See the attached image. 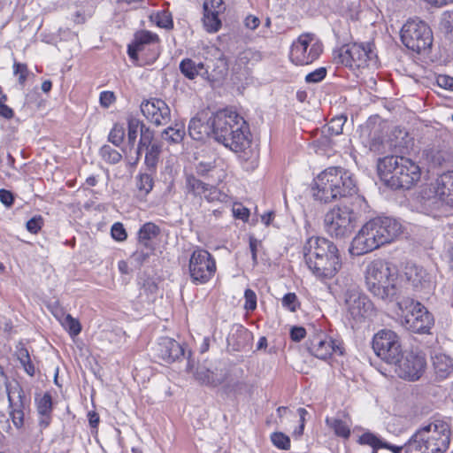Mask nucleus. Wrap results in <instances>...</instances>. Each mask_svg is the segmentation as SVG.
Returning a JSON list of instances; mask_svg holds the SVG:
<instances>
[{"mask_svg":"<svg viewBox=\"0 0 453 453\" xmlns=\"http://www.w3.org/2000/svg\"><path fill=\"white\" fill-rule=\"evenodd\" d=\"M282 307L286 310L295 312L300 307L297 296L295 293H288L281 299Z\"/></svg>","mask_w":453,"mask_h":453,"instance_id":"obj_42","label":"nucleus"},{"mask_svg":"<svg viewBox=\"0 0 453 453\" xmlns=\"http://www.w3.org/2000/svg\"><path fill=\"white\" fill-rule=\"evenodd\" d=\"M35 404L38 414H51L52 397L49 393L36 395Z\"/></svg>","mask_w":453,"mask_h":453,"instance_id":"obj_35","label":"nucleus"},{"mask_svg":"<svg viewBox=\"0 0 453 453\" xmlns=\"http://www.w3.org/2000/svg\"><path fill=\"white\" fill-rule=\"evenodd\" d=\"M384 245L376 226L372 219L367 221L353 238L349 252L353 256H361Z\"/></svg>","mask_w":453,"mask_h":453,"instance_id":"obj_17","label":"nucleus"},{"mask_svg":"<svg viewBox=\"0 0 453 453\" xmlns=\"http://www.w3.org/2000/svg\"><path fill=\"white\" fill-rule=\"evenodd\" d=\"M384 148L382 138L380 135H374L369 142V149L376 153H382Z\"/></svg>","mask_w":453,"mask_h":453,"instance_id":"obj_59","label":"nucleus"},{"mask_svg":"<svg viewBox=\"0 0 453 453\" xmlns=\"http://www.w3.org/2000/svg\"><path fill=\"white\" fill-rule=\"evenodd\" d=\"M392 364L397 375L406 380L415 381L421 378L426 367L425 356L420 352L404 351Z\"/></svg>","mask_w":453,"mask_h":453,"instance_id":"obj_15","label":"nucleus"},{"mask_svg":"<svg viewBox=\"0 0 453 453\" xmlns=\"http://www.w3.org/2000/svg\"><path fill=\"white\" fill-rule=\"evenodd\" d=\"M102 157L110 164L119 163L121 159V154L109 145H104L100 150Z\"/></svg>","mask_w":453,"mask_h":453,"instance_id":"obj_41","label":"nucleus"},{"mask_svg":"<svg viewBox=\"0 0 453 453\" xmlns=\"http://www.w3.org/2000/svg\"><path fill=\"white\" fill-rule=\"evenodd\" d=\"M403 273L415 291H430L434 287L431 274L419 265L407 263Z\"/></svg>","mask_w":453,"mask_h":453,"instance_id":"obj_21","label":"nucleus"},{"mask_svg":"<svg viewBox=\"0 0 453 453\" xmlns=\"http://www.w3.org/2000/svg\"><path fill=\"white\" fill-rule=\"evenodd\" d=\"M232 211H233L234 217L236 219H242L243 221H246L249 219L250 211L247 208H245L242 204L234 205Z\"/></svg>","mask_w":453,"mask_h":453,"instance_id":"obj_56","label":"nucleus"},{"mask_svg":"<svg viewBox=\"0 0 453 453\" xmlns=\"http://www.w3.org/2000/svg\"><path fill=\"white\" fill-rule=\"evenodd\" d=\"M377 166L380 179L391 188L409 189L421 178L419 165L404 157H385L379 159Z\"/></svg>","mask_w":453,"mask_h":453,"instance_id":"obj_4","label":"nucleus"},{"mask_svg":"<svg viewBox=\"0 0 453 453\" xmlns=\"http://www.w3.org/2000/svg\"><path fill=\"white\" fill-rule=\"evenodd\" d=\"M150 19L159 27L171 28L173 27V19L171 14L165 11L151 14Z\"/></svg>","mask_w":453,"mask_h":453,"instance_id":"obj_38","label":"nucleus"},{"mask_svg":"<svg viewBox=\"0 0 453 453\" xmlns=\"http://www.w3.org/2000/svg\"><path fill=\"white\" fill-rule=\"evenodd\" d=\"M402 325L409 331L427 334L434 326V319L428 310L419 302L404 300L398 303Z\"/></svg>","mask_w":453,"mask_h":453,"instance_id":"obj_9","label":"nucleus"},{"mask_svg":"<svg viewBox=\"0 0 453 453\" xmlns=\"http://www.w3.org/2000/svg\"><path fill=\"white\" fill-rule=\"evenodd\" d=\"M42 218L41 216L34 217L27 222V229L33 234H36L42 228Z\"/></svg>","mask_w":453,"mask_h":453,"instance_id":"obj_57","label":"nucleus"},{"mask_svg":"<svg viewBox=\"0 0 453 453\" xmlns=\"http://www.w3.org/2000/svg\"><path fill=\"white\" fill-rule=\"evenodd\" d=\"M157 35L150 31H140L135 34L133 45L128 46V55L132 58H137V53L144 50L145 45H155L158 42Z\"/></svg>","mask_w":453,"mask_h":453,"instance_id":"obj_26","label":"nucleus"},{"mask_svg":"<svg viewBox=\"0 0 453 453\" xmlns=\"http://www.w3.org/2000/svg\"><path fill=\"white\" fill-rule=\"evenodd\" d=\"M430 192L434 195L426 196V193H425L422 196L425 213H433L434 210L439 209L443 204L453 208V171L439 176Z\"/></svg>","mask_w":453,"mask_h":453,"instance_id":"obj_12","label":"nucleus"},{"mask_svg":"<svg viewBox=\"0 0 453 453\" xmlns=\"http://www.w3.org/2000/svg\"><path fill=\"white\" fill-rule=\"evenodd\" d=\"M383 244L394 242L403 232L401 223L390 217L372 219Z\"/></svg>","mask_w":453,"mask_h":453,"instance_id":"obj_23","label":"nucleus"},{"mask_svg":"<svg viewBox=\"0 0 453 453\" xmlns=\"http://www.w3.org/2000/svg\"><path fill=\"white\" fill-rule=\"evenodd\" d=\"M303 252L308 269L319 280L332 279L342 266L338 248L325 237L307 239Z\"/></svg>","mask_w":453,"mask_h":453,"instance_id":"obj_1","label":"nucleus"},{"mask_svg":"<svg viewBox=\"0 0 453 453\" xmlns=\"http://www.w3.org/2000/svg\"><path fill=\"white\" fill-rule=\"evenodd\" d=\"M149 151L146 153L145 156V161L149 162L150 158L153 157V160L157 158V156L160 152V146L156 143H152L149 149H147Z\"/></svg>","mask_w":453,"mask_h":453,"instance_id":"obj_64","label":"nucleus"},{"mask_svg":"<svg viewBox=\"0 0 453 453\" xmlns=\"http://www.w3.org/2000/svg\"><path fill=\"white\" fill-rule=\"evenodd\" d=\"M111 233L112 238L117 241H124L127 238L126 230L124 229L122 224L120 223L113 224V226H111Z\"/></svg>","mask_w":453,"mask_h":453,"instance_id":"obj_53","label":"nucleus"},{"mask_svg":"<svg viewBox=\"0 0 453 453\" xmlns=\"http://www.w3.org/2000/svg\"><path fill=\"white\" fill-rule=\"evenodd\" d=\"M143 116L156 126H164L171 120V110L166 103L161 99L151 98L141 104Z\"/></svg>","mask_w":453,"mask_h":453,"instance_id":"obj_19","label":"nucleus"},{"mask_svg":"<svg viewBox=\"0 0 453 453\" xmlns=\"http://www.w3.org/2000/svg\"><path fill=\"white\" fill-rule=\"evenodd\" d=\"M359 442L364 445L371 446L372 448V453H376V450L380 448L388 449L385 446V444H388L387 442H383L380 438L371 433H365L360 436Z\"/></svg>","mask_w":453,"mask_h":453,"instance_id":"obj_36","label":"nucleus"},{"mask_svg":"<svg viewBox=\"0 0 453 453\" xmlns=\"http://www.w3.org/2000/svg\"><path fill=\"white\" fill-rule=\"evenodd\" d=\"M323 52L321 41L312 33L300 35L291 44L289 59L296 65H307L317 60Z\"/></svg>","mask_w":453,"mask_h":453,"instance_id":"obj_10","label":"nucleus"},{"mask_svg":"<svg viewBox=\"0 0 453 453\" xmlns=\"http://www.w3.org/2000/svg\"><path fill=\"white\" fill-rule=\"evenodd\" d=\"M158 234L159 228L155 224L150 222L144 224L138 233L140 245L149 249L150 246V242L156 238Z\"/></svg>","mask_w":453,"mask_h":453,"instance_id":"obj_30","label":"nucleus"},{"mask_svg":"<svg viewBox=\"0 0 453 453\" xmlns=\"http://www.w3.org/2000/svg\"><path fill=\"white\" fill-rule=\"evenodd\" d=\"M309 351L318 358L326 359L332 355L342 356L343 348L340 342L320 333L311 339Z\"/></svg>","mask_w":453,"mask_h":453,"instance_id":"obj_20","label":"nucleus"},{"mask_svg":"<svg viewBox=\"0 0 453 453\" xmlns=\"http://www.w3.org/2000/svg\"><path fill=\"white\" fill-rule=\"evenodd\" d=\"M450 440L449 425L446 421L436 419L417 429L403 449L405 453H445Z\"/></svg>","mask_w":453,"mask_h":453,"instance_id":"obj_3","label":"nucleus"},{"mask_svg":"<svg viewBox=\"0 0 453 453\" xmlns=\"http://www.w3.org/2000/svg\"><path fill=\"white\" fill-rule=\"evenodd\" d=\"M401 38L408 49L418 53L429 49L433 42L431 29L419 19L408 20L402 28Z\"/></svg>","mask_w":453,"mask_h":453,"instance_id":"obj_13","label":"nucleus"},{"mask_svg":"<svg viewBox=\"0 0 453 453\" xmlns=\"http://www.w3.org/2000/svg\"><path fill=\"white\" fill-rule=\"evenodd\" d=\"M157 350L159 357L168 363L173 362L184 355L182 346L175 340L168 337L160 339Z\"/></svg>","mask_w":453,"mask_h":453,"instance_id":"obj_25","label":"nucleus"},{"mask_svg":"<svg viewBox=\"0 0 453 453\" xmlns=\"http://www.w3.org/2000/svg\"><path fill=\"white\" fill-rule=\"evenodd\" d=\"M125 137V128L123 125L120 124H114L113 127L110 131L108 140L110 142H111L113 145L119 147Z\"/></svg>","mask_w":453,"mask_h":453,"instance_id":"obj_39","label":"nucleus"},{"mask_svg":"<svg viewBox=\"0 0 453 453\" xmlns=\"http://www.w3.org/2000/svg\"><path fill=\"white\" fill-rule=\"evenodd\" d=\"M306 331L302 326H295L290 331L291 339L295 342H300L305 337Z\"/></svg>","mask_w":453,"mask_h":453,"instance_id":"obj_61","label":"nucleus"},{"mask_svg":"<svg viewBox=\"0 0 453 453\" xmlns=\"http://www.w3.org/2000/svg\"><path fill=\"white\" fill-rule=\"evenodd\" d=\"M0 201L6 206L13 203V195L6 189H0Z\"/></svg>","mask_w":453,"mask_h":453,"instance_id":"obj_62","label":"nucleus"},{"mask_svg":"<svg viewBox=\"0 0 453 453\" xmlns=\"http://www.w3.org/2000/svg\"><path fill=\"white\" fill-rule=\"evenodd\" d=\"M214 114L212 113L209 116L208 112L202 111L191 119L188 125V134L192 139L203 141L209 136L214 138V127L212 125Z\"/></svg>","mask_w":453,"mask_h":453,"instance_id":"obj_22","label":"nucleus"},{"mask_svg":"<svg viewBox=\"0 0 453 453\" xmlns=\"http://www.w3.org/2000/svg\"><path fill=\"white\" fill-rule=\"evenodd\" d=\"M436 83L439 87L453 91V77L440 74L436 77Z\"/></svg>","mask_w":453,"mask_h":453,"instance_id":"obj_54","label":"nucleus"},{"mask_svg":"<svg viewBox=\"0 0 453 453\" xmlns=\"http://www.w3.org/2000/svg\"><path fill=\"white\" fill-rule=\"evenodd\" d=\"M214 140L235 153H244L250 148L249 127L242 117L231 109L214 114Z\"/></svg>","mask_w":453,"mask_h":453,"instance_id":"obj_2","label":"nucleus"},{"mask_svg":"<svg viewBox=\"0 0 453 453\" xmlns=\"http://www.w3.org/2000/svg\"><path fill=\"white\" fill-rule=\"evenodd\" d=\"M217 270L214 257L207 250H195L189 258L188 271L195 284H204L215 274Z\"/></svg>","mask_w":453,"mask_h":453,"instance_id":"obj_14","label":"nucleus"},{"mask_svg":"<svg viewBox=\"0 0 453 453\" xmlns=\"http://www.w3.org/2000/svg\"><path fill=\"white\" fill-rule=\"evenodd\" d=\"M326 74V70L324 67L316 69L315 71L308 73L305 77L306 82L317 83L321 81Z\"/></svg>","mask_w":453,"mask_h":453,"instance_id":"obj_51","label":"nucleus"},{"mask_svg":"<svg viewBox=\"0 0 453 453\" xmlns=\"http://www.w3.org/2000/svg\"><path fill=\"white\" fill-rule=\"evenodd\" d=\"M434 366L437 376L445 379L453 372V360L445 354H439L434 357Z\"/></svg>","mask_w":453,"mask_h":453,"instance_id":"obj_28","label":"nucleus"},{"mask_svg":"<svg viewBox=\"0 0 453 453\" xmlns=\"http://www.w3.org/2000/svg\"><path fill=\"white\" fill-rule=\"evenodd\" d=\"M348 313L356 320L365 318L372 311V303L368 297L360 292L358 287L349 276L341 275L336 280Z\"/></svg>","mask_w":453,"mask_h":453,"instance_id":"obj_8","label":"nucleus"},{"mask_svg":"<svg viewBox=\"0 0 453 453\" xmlns=\"http://www.w3.org/2000/svg\"><path fill=\"white\" fill-rule=\"evenodd\" d=\"M203 25L209 32H217L220 26L221 21L219 19V14L217 13H207L204 12L203 16Z\"/></svg>","mask_w":453,"mask_h":453,"instance_id":"obj_40","label":"nucleus"},{"mask_svg":"<svg viewBox=\"0 0 453 453\" xmlns=\"http://www.w3.org/2000/svg\"><path fill=\"white\" fill-rule=\"evenodd\" d=\"M203 10L207 13H222L225 11L223 0H205L203 3Z\"/></svg>","mask_w":453,"mask_h":453,"instance_id":"obj_45","label":"nucleus"},{"mask_svg":"<svg viewBox=\"0 0 453 453\" xmlns=\"http://www.w3.org/2000/svg\"><path fill=\"white\" fill-rule=\"evenodd\" d=\"M334 60L349 68H375L378 57L371 42L345 44L334 52Z\"/></svg>","mask_w":453,"mask_h":453,"instance_id":"obj_7","label":"nucleus"},{"mask_svg":"<svg viewBox=\"0 0 453 453\" xmlns=\"http://www.w3.org/2000/svg\"><path fill=\"white\" fill-rule=\"evenodd\" d=\"M16 356L24 368L25 372L29 376H34L35 369L34 365L31 362L30 356L28 350L23 346V344L19 343L17 346Z\"/></svg>","mask_w":453,"mask_h":453,"instance_id":"obj_33","label":"nucleus"},{"mask_svg":"<svg viewBox=\"0 0 453 453\" xmlns=\"http://www.w3.org/2000/svg\"><path fill=\"white\" fill-rule=\"evenodd\" d=\"M153 132L150 130L149 127H145L144 130L142 131L139 145L137 148V156L141 155V150L142 148L149 149V147L153 143Z\"/></svg>","mask_w":453,"mask_h":453,"instance_id":"obj_46","label":"nucleus"},{"mask_svg":"<svg viewBox=\"0 0 453 453\" xmlns=\"http://www.w3.org/2000/svg\"><path fill=\"white\" fill-rule=\"evenodd\" d=\"M209 65L202 62L196 63L190 58H185L180 63V71L186 78L194 80L201 76L210 81L223 78L226 74L227 64L225 58H219L211 73L209 72Z\"/></svg>","mask_w":453,"mask_h":453,"instance_id":"obj_16","label":"nucleus"},{"mask_svg":"<svg viewBox=\"0 0 453 453\" xmlns=\"http://www.w3.org/2000/svg\"><path fill=\"white\" fill-rule=\"evenodd\" d=\"M261 246V241L257 240L253 236L250 237V250L251 252V258L254 266L257 265V250Z\"/></svg>","mask_w":453,"mask_h":453,"instance_id":"obj_52","label":"nucleus"},{"mask_svg":"<svg viewBox=\"0 0 453 453\" xmlns=\"http://www.w3.org/2000/svg\"><path fill=\"white\" fill-rule=\"evenodd\" d=\"M357 217L354 211L347 207H334L324 217V227L332 237L344 238L354 230Z\"/></svg>","mask_w":453,"mask_h":453,"instance_id":"obj_11","label":"nucleus"},{"mask_svg":"<svg viewBox=\"0 0 453 453\" xmlns=\"http://www.w3.org/2000/svg\"><path fill=\"white\" fill-rule=\"evenodd\" d=\"M244 22H245L246 27H248L249 29H251V30H255L256 28L258 27V26L260 24V19L256 16L249 15L246 17Z\"/></svg>","mask_w":453,"mask_h":453,"instance_id":"obj_63","label":"nucleus"},{"mask_svg":"<svg viewBox=\"0 0 453 453\" xmlns=\"http://www.w3.org/2000/svg\"><path fill=\"white\" fill-rule=\"evenodd\" d=\"M136 187L141 192H143L144 195L149 194L153 187L151 176L147 173L140 174L137 179Z\"/></svg>","mask_w":453,"mask_h":453,"instance_id":"obj_44","label":"nucleus"},{"mask_svg":"<svg viewBox=\"0 0 453 453\" xmlns=\"http://www.w3.org/2000/svg\"><path fill=\"white\" fill-rule=\"evenodd\" d=\"M314 196L324 203L339 197L352 196L357 192L352 173L342 167H329L315 179Z\"/></svg>","mask_w":453,"mask_h":453,"instance_id":"obj_5","label":"nucleus"},{"mask_svg":"<svg viewBox=\"0 0 453 453\" xmlns=\"http://www.w3.org/2000/svg\"><path fill=\"white\" fill-rule=\"evenodd\" d=\"M372 348L382 360L391 364L400 356L401 345L397 334L391 330H380L372 341Z\"/></svg>","mask_w":453,"mask_h":453,"instance_id":"obj_18","label":"nucleus"},{"mask_svg":"<svg viewBox=\"0 0 453 453\" xmlns=\"http://www.w3.org/2000/svg\"><path fill=\"white\" fill-rule=\"evenodd\" d=\"M141 250H137L131 257V258L136 262L138 265L142 264L144 261L147 260V258L150 256V253L151 251V246H150L149 249L144 248Z\"/></svg>","mask_w":453,"mask_h":453,"instance_id":"obj_55","label":"nucleus"},{"mask_svg":"<svg viewBox=\"0 0 453 453\" xmlns=\"http://www.w3.org/2000/svg\"><path fill=\"white\" fill-rule=\"evenodd\" d=\"M186 188L188 193L196 196L203 197L209 202L219 200L221 196L217 188L203 183L192 174L186 175Z\"/></svg>","mask_w":453,"mask_h":453,"instance_id":"obj_24","label":"nucleus"},{"mask_svg":"<svg viewBox=\"0 0 453 453\" xmlns=\"http://www.w3.org/2000/svg\"><path fill=\"white\" fill-rule=\"evenodd\" d=\"M273 444L280 449L287 450L290 448V439L281 432H275L271 435Z\"/></svg>","mask_w":453,"mask_h":453,"instance_id":"obj_43","label":"nucleus"},{"mask_svg":"<svg viewBox=\"0 0 453 453\" xmlns=\"http://www.w3.org/2000/svg\"><path fill=\"white\" fill-rule=\"evenodd\" d=\"M365 284L373 296L391 300L396 294V270L382 260L370 263L365 273Z\"/></svg>","mask_w":453,"mask_h":453,"instance_id":"obj_6","label":"nucleus"},{"mask_svg":"<svg viewBox=\"0 0 453 453\" xmlns=\"http://www.w3.org/2000/svg\"><path fill=\"white\" fill-rule=\"evenodd\" d=\"M327 426L334 430V434L337 436H341L342 438H349L350 435V420L346 418L345 419H341L338 418H327L326 420Z\"/></svg>","mask_w":453,"mask_h":453,"instance_id":"obj_29","label":"nucleus"},{"mask_svg":"<svg viewBox=\"0 0 453 453\" xmlns=\"http://www.w3.org/2000/svg\"><path fill=\"white\" fill-rule=\"evenodd\" d=\"M244 299L246 311H254L257 308V295L253 290L247 288L244 292Z\"/></svg>","mask_w":453,"mask_h":453,"instance_id":"obj_48","label":"nucleus"},{"mask_svg":"<svg viewBox=\"0 0 453 453\" xmlns=\"http://www.w3.org/2000/svg\"><path fill=\"white\" fill-rule=\"evenodd\" d=\"M10 418L13 423V425L17 428H21L24 425V412L21 410V408H13L12 407V410L10 411Z\"/></svg>","mask_w":453,"mask_h":453,"instance_id":"obj_49","label":"nucleus"},{"mask_svg":"<svg viewBox=\"0 0 453 453\" xmlns=\"http://www.w3.org/2000/svg\"><path fill=\"white\" fill-rule=\"evenodd\" d=\"M127 141L131 148L134 147L138 134H142V131L145 129V125L142 120L134 117L128 116L127 119Z\"/></svg>","mask_w":453,"mask_h":453,"instance_id":"obj_31","label":"nucleus"},{"mask_svg":"<svg viewBox=\"0 0 453 453\" xmlns=\"http://www.w3.org/2000/svg\"><path fill=\"white\" fill-rule=\"evenodd\" d=\"M346 121L347 118L344 116L334 117L326 125L324 132H326L331 135H339L342 133L343 126Z\"/></svg>","mask_w":453,"mask_h":453,"instance_id":"obj_37","label":"nucleus"},{"mask_svg":"<svg viewBox=\"0 0 453 453\" xmlns=\"http://www.w3.org/2000/svg\"><path fill=\"white\" fill-rule=\"evenodd\" d=\"M194 376L202 384L216 387L224 382L226 374L222 370L211 371L205 365H199Z\"/></svg>","mask_w":453,"mask_h":453,"instance_id":"obj_27","label":"nucleus"},{"mask_svg":"<svg viewBox=\"0 0 453 453\" xmlns=\"http://www.w3.org/2000/svg\"><path fill=\"white\" fill-rule=\"evenodd\" d=\"M115 101V96L113 92L103 91L100 94V104L102 106L107 108Z\"/></svg>","mask_w":453,"mask_h":453,"instance_id":"obj_60","label":"nucleus"},{"mask_svg":"<svg viewBox=\"0 0 453 453\" xmlns=\"http://www.w3.org/2000/svg\"><path fill=\"white\" fill-rule=\"evenodd\" d=\"M13 73L19 77V83L24 85L28 74L27 66L24 64L14 62Z\"/></svg>","mask_w":453,"mask_h":453,"instance_id":"obj_47","label":"nucleus"},{"mask_svg":"<svg viewBox=\"0 0 453 453\" xmlns=\"http://www.w3.org/2000/svg\"><path fill=\"white\" fill-rule=\"evenodd\" d=\"M4 392L7 394V396H8V402H9V406L10 408H12L13 406V395L18 392V396L19 398L21 399V390L19 388V385L18 384V382H13V383H7L5 388H4Z\"/></svg>","mask_w":453,"mask_h":453,"instance_id":"obj_50","label":"nucleus"},{"mask_svg":"<svg viewBox=\"0 0 453 453\" xmlns=\"http://www.w3.org/2000/svg\"><path fill=\"white\" fill-rule=\"evenodd\" d=\"M6 96L0 92V116L11 119L13 116V111L5 104Z\"/></svg>","mask_w":453,"mask_h":453,"instance_id":"obj_58","label":"nucleus"},{"mask_svg":"<svg viewBox=\"0 0 453 453\" xmlns=\"http://www.w3.org/2000/svg\"><path fill=\"white\" fill-rule=\"evenodd\" d=\"M185 134L184 127L181 124H175L174 127H169L162 132L163 140L172 143H179L182 141Z\"/></svg>","mask_w":453,"mask_h":453,"instance_id":"obj_32","label":"nucleus"},{"mask_svg":"<svg viewBox=\"0 0 453 453\" xmlns=\"http://www.w3.org/2000/svg\"><path fill=\"white\" fill-rule=\"evenodd\" d=\"M58 320L72 337H75L81 333V326L80 322L70 314H63L58 318Z\"/></svg>","mask_w":453,"mask_h":453,"instance_id":"obj_34","label":"nucleus"}]
</instances>
